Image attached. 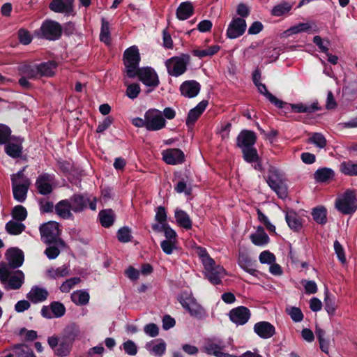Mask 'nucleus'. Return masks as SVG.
<instances>
[{
  "mask_svg": "<svg viewBox=\"0 0 357 357\" xmlns=\"http://www.w3.org/2000/svg\"><path fill=\"white\" fill-rule=\"evenodd\" d=\"M6 231L10 235H20L26 229L24 224L21 222L10 220L5 226Z\"/></svg>",
  "mask_w": 357,
  "mask_h": 357,
  "instance_id": "nucleus-37",
  "label": "nucleus"
},
{
  "mask_svg": "<svg viewBox=\"0 0 357 357\" xmlns=\"http://www.w3.org/2000/svg\"><path fill=\"white\" fill-rule=\"evenodd\" d=\"M340 171L346 176H357V163L352 160L343 161L340 165Z\"/></svg>",
  "mask_w": 357,
  "mask_h": 357,
  "instance_id": "nucleus-39",
  "label": "nucleus"
},
{
  "mask_svg": "<svg viewBox=\"0 0 357 357\" xmlns=\"http://www.w3.org/2000/svg\"><path fill=\"white\" fill-rule=\"evenodd\" d=\"M70 202V206L72 211L75 213H81L84 211L89 206L92 211L96 210V197H94L91 199L89 195L87 193L73 194L69 199Z\"/></svg>",
  "mask_w": 357,
  "mask_h": 357,
  "instance_id": "nucleus-9",
  "label": "nucleus"
},
{
  "mask_svg": "<svg viewBox=\"0 0 357 357\" xmlns=\"http://www.w3.org/2000/svg\"><path fill=\"white\" fill-rule=\"evenodd\" d=\"M63 32L61 25L52 20H45L43 22L40 29L35 30L34 35L38 38L48 40H59Z\"/></svg>",
  "mask_w": 357,
  "mask_h": 357,
  "instance_id": "nucleus-4",
  "label": "nucleus"
},
{
  "mask_svg": "<svg viewBox=\"0 0 357 357\" xmlns=\"http://www.w3.org/2000/svg\"><path fill=\"white\" fill-rule=\"evenodd\" d=\"M50 308L52 314V317L60 318L63 317L66 312V307L59 301H53L50 304Z\"/></svg>",
  "mask_w": 357,
  "mask_h": 357,
  "instance_id": "nucleus-47",
  "label": "nucleus"
},
{
  "mask_svg": "<svg viewBox=\"0 0 357 357\" xmlns=\"http://www.w3.org/2000/svg\"><path fill=\"white\" fill-rule=\"evenodd\" d=\"M56 214L63 219H70L73 218V214L70 211L72 208L70 202L68 199H62L59 201L54 207Z\"/></svg>",
  "mask_w": 357,
  "mask_h": 357,
  "instance_id": "nucleus-26",
  "label": "nucleus"
},
{
  "mask_svg": "<svg viewBox=\"0 0 357 357\" xmlns=\"http://www.w3.org/2000/svg\"><path fill=\"white\" fill-rule=\"evenodd\" d=\"M287 312L294 322H301L303 319V314L299 307H291L287 309Z\"/></svg>",
  "mask_w": 357,
  "mask_h": 357,
  "instance_id": "nucleus-58",
  "label": "nucleus"
},
{
  "mask_svg": "<svg viewBox=\"0 0 357 357\" xmlns=\"http://www.w3.org/2000/svg\"><path fill=\"white\" fill-rule=\"evenodd\" d=\"M257 213L258 215L259 221L261 222L262 224H264V225L266 227L267 230L270 233L275 234L276 233L275 226L271 223L268 217L259 208L257 210Z\"/></svg>",
  "mask_w": 357,
  "mask_h": 357,
  "instance_id": "nucleus-53",
  "label": "nucleus"
},
{
  "mask_svg": "<svg viewBox=\"0 0 357 357\" xmlns=\"http://www.w3.org/2000/svg\"><path fill=\"white\" fill-rule=\"evenodd\" d=\"M254 332L261 338L268 339L275 333V328L270 322L262 321L254 326Z\"/></svg>",
  "mask_w": 357,
  "mask_h": 357,
  "instance_id": "nucleus-23",
  "label": "nucleus"
},
{
  "mask_svg": "<svg viewBox=\"0 0 357 357\" xmlns=\"http://www.w3.org/2000/svg\"><path fill=\"white\" fill-rule=\"evenodd\" d=\"M324 307L329 315H334L336 310L335 297L328 291L325 293Z\"/></svg>",
  "mask_w": 357,
  "mask_h": 357,
  "instance_id": "nucleus-48",
  "label": "nucleus"
},
{
  "mask_svg": "<svg viewBox=\"0 0 357 357\" xmlns=\"http://www.w3.org/2000/svg\"><path fill=\"white\" fill-rule=\"evenodd\" d=\"M31 185L30 179L26 178L21 184H12L13 197L15 200L23 202L26 198V195Z\"/></svg>",
  "mask_w": 357,
  "mask_h": 357,
  "instance_id": "nucleus-24",
  "label": "nucleus"
},
{
  "mask_svg": "<svg viewBox=\"0 0 357 357\" xmlns=\"http://www.w3.org/2000/svg\"><path fill=\"white\" fill-rule=\"evenodd\" d=\"M54 175L48 173L40 174L36 181V187L38 193L42 195H48L53 191V187L51 183L54 180Z\"/></svg>",
  "mask_w": 357,
  "mask_h": 357,
  "instance_id": "nucleus-16",
  "label": "nucleus"
},
{
  "mask_svg": "<svg viewBox=\"0 0 357 357\" xmlns=\"http://www.w3.org/2000/svg\"><path fill=\"white\" fill-rule=\"evenodd\" d=\"M285 220L290 227L294 231H298L302 228V221L301 219L298 217V214L294 211H287L285 215Z\"/></svg>",
  "mask_w": 357,
  "mask_h": 357,
  "instance_id": "nucleus-33",
  "label": "nucleus"
},
{
  "mask_svg": "<svg viewBox=\"0 0 357 357\" xmlns=\"http://www.w3.org/2000/svg\"><path fill=\"white\" fill-rule=\"evenodd\" d=\"M81 282V279L79 277H74L66 280L63 282L60 287V290L62 292L67 293L70 291L76 284Z\"/></svg>",
  "mask_w": 357,
  "mask_h": 357,
  "instance_id": "nucleus-56",
  "label": "nucleus"
},
{
  "mask_svg": "<svg viewBox=\"0 0 357 357\" xmlns=\"http://www.w3.org/2000/svg\"><path fill=\"white\" fill-rule=\"evenodd\" d=\"M123 348L126 354L130 356H135L137 353V347L132 340H127L123 344Z\"/></svg>",
  "mask_w": 357,
  "mask_h": 357,
  "instance_id": "nucleus-64",
  "label": "nucleus"
},
{
  "mask_svg": "<svg viewBox=\"0 0 357 357\" xmlns=\"http://www.w3.org/2000/svg\"><path fill=\"white\" fill-rule=\"evenodd\" d=\"M47 342L50 347L54 350V354L61 357L68 356L73 347V343L64 339L61 336L53 335L49 337Z\"/></svg>",
  "mask_w": 357,
  "mask_h": 357,
  "instance_id": "nucleus-12",
  "label": "nucleus"
},
{
  "mask_svg": "<svg viewBox=\"0 0 357 357\" xmlns=\"http://www.w3.org/2000/svg\"><path fill=\"white\" fill-rule=\"evenodd\" d=\"M334 176V171L328 167L319 168L314 174V179L319 183L328 182L333 179Z\"/></svg>",
  "mask_w": 357,
  "mask_h": 357,
  "instance_id": "nucleus-35",
  "label": "nucleus"
},
{
  "mask_svg": "<svg viewBox=\"0 0 357 357\" xmlns=\"http://www.w3.org/2000/svg\"><path fill=\"white\" fill-rule=\"evenodd\" d=\"M292 33H298L301 32L310 33L312 26L309 23H299L290 29Z\"/></svg>",
  "mask_w": 357,
  "mask_h": 357,
  "instance_id": "nucleus-63",
  "label": "nucleus"
},
{
  "mask_svg": "<svg viewBox=\"0 0 357 357\" xmlns=\"http://www.w3.org/2000/svg\"><path fill=\"white\" fill-rule=\"evenodd\" d=\"M162 160L168 165H176L185 162V154L180 149H167L162 152Z\"/></svg>",
  "mask_w": 357,
  "mask_h": 357,
  "instance_id": "nucleus-15",
  "label": "nucleus"
},
{
  "mask_svg": "<svg viewBox=\"0 0 357 357\" xmlns=\"http://www.w3.org/2000/svg\"><path fill=\"white\" fill-rule=\"evenodd\" d=\"M238 264L241 268L252 275L257 276L258 271L255 268V262L245 253H241L238 256Z\"/></svg>",
  "mask_w": 357,
  "mask_h": 357,
  "instance_id": "nucleus-27",
  "label": "nucleus"
},
{
  "mask_svg": "<svg viewBox=\"0 0 357 357\" xmlns=\"http://www.w3.org/2000/svg\"><path fill=\"white\" fill-rule=\"evenodd\" d=\"M251 313L245 306H238L229 311V317L231 321L236 325H244L250 319Z\"/></svg>",
  "mask_w": 357,
  "mask_h": 357,
  "instance_id": "nucleus-17",
  "label": "nucleus"
},
{
  "mask_svg": "<svg viewBox=\"0 0 357 357\" xmlns=\"http://www.w3.org/2000/svg\"><path fill=\"white\" fill-rule=\"evenodd\" d=\"M48 296L49 293L45 289L38 286H33L27 294L26 298L33 303H38L45 301Z\"/></svg>",
  "mask_w": 357,
  "mask_h": 357,
  "instance_id": "nucleus-25",
  "label": "nucleus"
},
{
  "mask_svg": "<svg viewBox=\"0 0 357 357\" xmlns=\"http://www.w3.org/2000/svg\"><path fill=\"white\" fill-rule=\"evenodd\" d=\"M118 240L121 243H128L131 241L132 235H131V229L128 227H123L120 228L116 234Z\"/></svg>",
  "mask_w": 357,
  "mask_h": 357,
  "instance_id": "nucleus-52",
  "label": "nucleus"
},
{
  "mask_svg": "<svg viewBox=\"0 0 357 357\" xmlns=\"http://www.w3.org/2000/svg\"><path fill=\"white\" fill-rule=\"evenodd\" d=\"M98 217L101 225L105 228L111 227L114 222V213L112 209L100 211Z\"/></svg>",
  "mask_w": 357,
  "mask_h": 357,
  "instance_id": "nucleus-36",
  "label": "nucleus"
},
{
  "mask_svg": "<svg viewBox=\"0 0 357 357\" xmlns=\"http://www.w3.org/2000/svg\"><path fill=\"white\" fill-rule=\"evenodd\" d=\"M5 152L7 155L13 158H18L21 156L22 153V145L15 143L8 142L5 144Z\"/></svg>",
  "mask_w": 357,
  "mask_h": 357,
  "instance_id": "nucleus-41",
  "label": "nucleus"
},
{
  "mask_svg": "<svg viewBox=\"0 0 357 357\" xmlns=\"http://www.w3.org/2000/svg\"><path fill=\"white\" fill-rule=\"evenodd\" d=\"M136 77L146 86L155 88L159 84L158 74L151 67H142L136 71Z\"/></svg>",
  "mask_w": 357,
  "mask_h": 357,
  "instance_id": "nucleus-13",
  "label": "nucleus"
},
{
  "mask_svg": "<svg viewBox=\"0 0 357 357\" xmlns=\"http://www.w3.org/2000/svg\"><path fill=\"white\" fill-rule=\"evenodd\" d=\"M11 132V129L8 126L0 123V144L10 142Z\"/></svg>",
  "mask_w": 357,
  "mask_h": 357,
  "instance_id": "nucleus-55",
  "label": "nucleus"
},
{
  "mask_svg": "<svg viewBox=\"0 0 357 357\" xmlns=\"http://www.w3.org/2000/svg\"><path fill=\"white\" fill-rule=\"evenodd\" d=\"M259 259L261 264H271L275 261V256L269 250H265L260 253Z\"/></svg>",
  "mask_w": 357,
  "mask_h": 357,
  "instance_id": "nucleus-62",
  "label": "nucleus"
},
{
  "mask_svg": "<svg viewBox=\"0 0 357 357\" xmlns=\"http://www.w3.org/2000/svg\"><path fill=\"white\" fill-rule=\"evenodd\" d=\"M141 91L139 84L133 83L128 86L126 95L132 100L135 99Z\"/></svg>",
  "mask_w": 357,
  "mask_h": 357,
  "instance_id": "nucleus-61",
  "label": "nucleus"
},
{
  "mask_svg": "<svg viewBox=\"0 0 357 357\" xmlns=\"http://www.w3.org/2000/svg\"><path fill=\"white\" fill-rule=\"evenodd\" d=\"M311 214L317 224L324 225L327 222V210L324 206L314 208Z\"/></svg>",
  "mask_w": 357,
  "mask_h": 357,
  "instance_id": "nucleus-38",
  "label": "nucleus"
},
{
  "mask_svg": "<svg viewBox=\"0 0 357 357\" xmlns=\"http://www.w3.org/2000/svg\"><path fill=\"white\" fill-rule=\"evenodd\" d=\"M24 279V274L21 270L11 272L6 267L0 268V282L7 291L20 289Z\"/></svg>",
  "mask_w": 357,
  "mask_h": 357,
  "instance_id": "nucleus-3",
  "label": "nucleus"
},
{
  "mask_svg": "<svg viewBox=\"0 0 357 357\" xmlns=\"http://www.w3.org/2000/svg\"><path fill=\"white\" fill-rule=\"evenodd\" d=\"M335 207L344 215H352L357 210V199L354 190H347L341 197L337 199Z\"/></svg>",
  "mask_w": 357,
  "mask_h": 357,
  "instance_id": "nucleus-7",
  "label": "nucleus"
},
{
  "mask_svg": "<svg viewBox=\"0 0 357 357\" xmlns=\"http://www.w3.org/2000/svg\"><path fill=\"white\" fill-rule=\"evenodd\" d=\"M250 238L252 243L257 246H263L270 241L267 234H252Z\"/></svg>",
  "mask_w": 357,
  "mask_h": 357,
  "instance_id": "nucleus-54",
  "label": "nucleus"
},
{
  "mask_svg": "<svg viewBox=\"0 0 357 357\" xmlns=\"http://www.w3.org/2000/svg\"><path fill=\"white\" fill-rule=\"evenodd\" d=\"M194 7L190 1H184L180 3L176 9V17L179 20H185L194 14Z\"/></svg>",
  "mask_w": 357,
  "mask_h": 357,
  "instance_id": "nucleus-29",
  "label": "nucleus"
},
{
  "mask_svg": "<svg viewBox=\"0 0 357 357\" xmlns=\"http://www.w3.org/2000/svg\"><path fill=\"white\" fill-rule=\"evenodd\" d=\"M89 294L85 291H78L71 296L72 301L78 305H86L89 301Z\"/></svg>",
  "mask_w": 357,
  "mask_h": 357,
  "instance_id": "nucleus-44",
  "label": "nucleus"
},
{
  "mask_svg": "<svg viewBox=\"0 0 357 357\" xmlns=\"http://www.w3.org/2000/svg\"><path fill=\"white\" fill-rule=\"evenodd\" d=\"M79 327L75 323H71L67 325L63 330L60 336L66 340L74 343L76 338L79 335Z\"/></svg>",
  "mask_w": 357,
  "mask_h": 357,
  "instance_id": "nucleus-31",
  "label": "nucleus"
},
{
  "mask_svg": "<svg viewBox=\"0 0 357 357\" xmlns=\"http://www.w3.org/2000/svg\"><path fill=\"white\" fill-rule=\"evenodd\" d=\"M177 224L187 229H191L192 227V221L190 219L189 215L182 209H176L174 214Z\"/></svg>",
  "mask_w": 357,
  "mask_h": 357,
  "instance_id": "nucleus-32",
  "label": "nucleus"
},
{
  "mask_svg": "<svg viewBox=\"0 0 357 357\" xmlns=\"http://www.w3.org/2000/svg\"><path fill=\"white\" fill-rule=\"evenodd\" d=\"M266 182L268 186L280 198L284 199L287 197V190L283 183V175L278 168L270 166L268 171Z\"/></svg>",
  "mask_w": 357,
  "mask_h": 357,
  "instance_id": "nucleus-5",
  "label": "nucleus"
},
{
  "mask_svg": "<svg viewBox=\"0 0 357 357\" xmlns=\"http://www.w3.org/2000/svg\"><path fill=\"white\" fill-rule=\"evenodd\" d=\"M190 56L187 54H182L180 56H173L165 62L167 73L173 77H178L187 70V66Z\"/></svg>",
  "mask_w": 357,
  "mask_h": 357,
  "instance_id": "nucleus-8",
  "label": "nucleus"
},
{
  "mask_svg": "<svg viewBox=\"0 0 357 357\" xmlns=\"http://www.w3.org/2000/svg\"><path fill=\"white\" fill-rule=\"evenodd\" d=\"M225 347V345H220L215 342H210L205 346V351L208 354L213 355L216 357H233L232 354L222 351Z\"/></svg>",
  "mask_w": 357,
  "mask_h": 357,
  "instance_id": "nucleus-34",
  "label": "nucleus"
},
{
  "mask_svg": "<svg viewBox=\"0 0 357 357\" xmlns=\"http://www.w3.org/2000/svg\"><path fill=\"white\" fill-rule=\"evenodd\" d=\"M315 334L318 339L321 350L323 352L328 354L329 350V341L324 337L326 335L325 331L318 326H316Z\"/></svg>",
  "mask_w": 357,
  "mask_h": 357,
  "instance_id": "nucleus-42",
  "label": "nucleus"
},
{
  "mask_svg": "<svg viewBox=\"0 0 357 357\" xmlns=\"http://www.w3.org/2000/svg\"><path fill=\"white\" fill-rule=\"evenodd\" d=\"M292 8V5L288 2H283L275 6L272 10L271 15L275 17H280L289 13Z\"/></svg>",
  "mask_w": 357,
  "mask_h": 357,
  "instance_id": "nucleus-46",
  "label": "nucleus"
},
{
  "mask_svg": "<svg viewBox=\"0 0 357 357\" xmlns=\"http://www.w3.org/2000/svg\"><path fill=\"white\" fill-rule=\"evenodd\" d=\"M8 265L13 269L21 267L24 261V252L18 248H10L6 252Z\"/></svg>",
  "mask_w": 357,
  "mask_h": 357,
  "instance_id": "nucleus-18",
  "label": "nucleus"
},
{
  "mask_svg": "<svg viewBox=\"0 0 357 357\" xmlns=\"http://www.w3.org/2000/svg\"><path fill=\"white\" fill-rule=\"evenodd\" d=\"M246 28L247 24L245 19L234 17L228 25L226 36L229 39L237 38L244 34Z\"/></svg>",
  "mask_w": 357,
  "mask_h": 357,
  "instance_id": "nucleus-14",
  "label": "nucleus"
},
{
  "mask_svg": "<svg viewBox=\"0 0 357 357\" xmlns=\"http://www.w3.org/2000/svg\"><path fill=\"white\" fill-rule=\"evenodd\" d=\"M13 218L18 222H22L27 217V211L26 208L22 205L15 206L11 213Z\"/></svg>",
  "mask_w": 357,
  "mask_h": 357,
  "instance_id": "nucleus-49",
  "label": "nucleus"
},
{
  "mask_svg": "<svg viewBox=\"0 0 357 357\" xmlns=\"http://www.w3.org/2000/svg\"><path fill=\"white\" fill-rule=\"evenodd\" d=\"M200 257L204 267V275L208 281L215 285L222 283V278L225 275V269L220 265H216L205 248H202Z\"/></svg>",
  "mask_w": 357,
  "mask_h": 357,
  "instance_id": "nucleus-2",
  "label": "nucleus"
},
{
  "mask_svg": "<svg viewBox=\"0 0 357 357\" xmlns=\"http://www.w3.org/2000/svg\"><path fill=\"white\" fill-rule=\"evenodd\" d=\"M17 36L20 43L24 45H27L32 41V36L27 29H20L17 31Z\"/></svg>",
  "mask_w": 357,
  "mask_h": 357,
  "instance_id": "nucleus-57",
  "label": "nucleus"
},
{
  "mask_svg": "<svg viewBox=\"0 0 357 357\" xmlns=\"http://www.w3.org/2000/svg\"><path fill=\"white\" fill-rule=\"evenodd\" d=\"M13 351L15 357H36L33 350L25 344L15 345Z\"/></svg>",
  "mask_w": 357,
  "mask_h": 357,
  "instance_id": "nucleus-40",
  "label": "nucleus"
},
{
  "mask_svg": "<svg viewBox=\"0 0 357 357\" xmlns=\"http://www.w3.org/2000/svg\"><path fill=\"white\" fill-rule=\"evenodd\" d=\"M255 86L257 87L259 92L264 96L270 101V102L274 105L277 108L284 109L286 110H288L289 108H291V111L295 113L306 114H312L321 109V107L319 105V102L317 101L313 102L310 105L304 104L303 102L297 104L288 103L278 99L271 92H269L264 84L259 82Z\"/></svg>",
  "mask_w": 357,
  "mask_h": 357,
  "instance_id": "nucleus-1",
  "label": "nucleus"
},
{
  "mask_svg": "<svg viewBox=\"0 0 357 357\" xmlns=\"http://www.w3.org/2000/svg\"><path fill=\"white\" fill-rule=\"evenodd\" d=\"M47 274L49 277L53 279H56L57 278L60 277H65L69 275L68 267L66 265H63L56 269L52 268L47 271Z\"/></svg>",
  "mask_w": 357,
  "mask_h": 357,
  "instance_id": "nucleus-50",
  "label": "nucleus"
},
{
  "mask_svg": "<svg viewBox=\"0 0 357 357\" xmlns=\"http://www.w3.org/2000/svg\"><path fill=\"white\" fill-rule=\"evenodd\" d=\"M75 0H52L50 3V9L58 13L70 15L73 12Z\"/></svg>",
  "mask_w": 357,
  "mask_h": 357,
  "instance_id": "nucleus-22",
  "label": "nucleus"
},
{
  "mask_svg": "<svg viewBox=\"0 0 357 357\" xmlns=\"http://www.w3.org/2000/svg\"><path fill=\"white\" fill-rule=\"evenodd\" d=\"M38 70V78L42 77H50L54 75V70L57 67V63L54 61H48L42 62L37 65Z\"/></svg>",
  "mask_w": 357,
  "mask_h": 357,
  "instance_id": "nucleus-30",
  "label": "nucleus"
},
{
  "mask_svg": "<svg viewBox=\"0 0 357 357\" xmlns=\"http://www.w3.org/2000/svg\"><path fill=\"white\" fill-rule=\"evenodd\" d=\"M177 241H169V240H163L160 243V247L164 253L166 255H172L174 249L176 248V244Z\"/></svg>",
  "mask_w": 357,
  "mask_h": 357,
  "instance_id": "nucleus-59",
  "label": "nucleus"
},
{
  "mask_svg": "<svg viewBox=\"0 0 357 357\" xmlns=\"http://www.w3.org/2000/svg\"><path fill=\"white\" fill-rule=\"evenodd\" d=\"M123 63L126 68V73L128 77H136V71L139 69L141 61L139 50L137 46H131L127 48L123 55Z\"/></svg>",
  "mask_w": 357,
  "mask_h": 357,
  "instance_id": "nucleus-6",
  "label": "nucleus"
},
{
  "mask_svg": "<svg viewBox=\"0 0 357 357\" xmlns=\"http://www.w3.org/2000/svg\"><path fill=\"white\" fill-rule=\"evenodd\" d=\"M100 40L106 44H109L111 40L109 23L105 18L101 20Z\"/></svg>",
  "mask_w": 357,
  "mask_h": 357,
  "instance_id": "nucleus-45",
  "label": "nucleus"
},
{
  "mask_svg": "<svg viewBox=\"0 0 357 357\" xmlns=\"http://www.w3.org/2000/svg\"><path fill=\"white\" fill-rule=\"evenodd\" d=\"M308 143L313 144L320 149L326 146V139L323 134L320 132H314L308 139Z\"/></svg>",
  "mask_w": 357,
  "mask_h": 357,
  "instance_id": "nucleus-51",
  "label": "nucleus"
},
{
  "mask_svg": "<svg viewBox=\"0 0 357 357\" xmlns=\"http://www.w3.org/2000/svg\"><path fill=\"white\" fill-rule=\"evenodd\" d=\"M20 75L28 79H38V70L36 64L24 63L18 66Z\"/></svg>",
  "mask_w": 357,
  "mask_h": 357,
  "instance_id": "nucleus-28",
  "label": "nucleus"
},
{
  "mask_svg": "<svg viewBox=\"0 0 357 357\" xmlns=\"http://www.w3.org/2000/svg\"><path fill=\"white\" fill-rule=\"evenodd\" d=\"M201 90V84L196 80L184 81L179 87L181 96L188 98L196 97Z\"/></svg>",
  "mask_w": 357,
  "mask_h": 357,
  "instance_id": "nucleus-20",
  "label": "nucleus"
},
{
  "mask_svg": "<svg viewBox=\"0 0 357 357\" xmlns=\"http://www.w3.org/2000/svg\"><path fill=\"white\" fill-rule=\"evenodd\" d=\"M146 122V130L157 131L165 127L166 121L162 112L157 109H149L144 114Z\"/></svg>",
  "mask_w": 357,
  "mask_h": 357,
  "instance_id": "nucleus-10",
  "label": "nucleus"
},
{
  "mask_svg": "<svg viewBox=\"0 0 357 357\" xmlns=\"http://www.w3.org/2000/svg\"><path fill=\"white\" fill-rule=\"evenodd\" d=\"M208 105V101L206 100H203L199 102L196 107L190 109L185 121V124L188 128H190L195 125V122L205 111Z\"/></svg>",
  "mask_w": 357,
  "mask_h": 357,
  "instance_id": "nucleus-21",
  "label": "nucleus"
},
{
  "mask_svg": "<svg viewBox=\"0 0 357 357\" xmlns=\"http://www.w3.org/2000/svg\"><path fill=\"white\" fill-rule=\"evenodd\" d=\"M257 139L256 133L250 130H242L236 137V146L241 149L254 146Z\"/></svg>",
  "mask_w": 357,
  "mask_h": 357,
  "instance_id": "nucleus-19",
  "label": "nucleus"
},
{
  "mask_svg": "<svg viewBox=\"0 0 357 357\" xmlns=\"http://www.w3.org/2000/svg\"><path fill=\"white\" fill-rule=\"evenodd\" d=\"M333 246H334L335 252L339 261L342 264L346 263L347 260H346V256H345L344 249L343 246L340 244V243L337 240L335 241Z\"/></svg>",
  "mask_w": 357,
  "mask_h": 357,
  "instance_id": "nucleus-60",
  "label": "nucleus"
},
{
  "mask_svg": "<svg viewBox=\"0 0 357 357\" xmlns=\"http://www.w3.org/2000/svg\"><path fill=\"white\" fill-rule=\"evenodd\" d=\"M243 160L248 162L252 163L259 160V154L255 147H248L241 149Z\"/></svg>",
  "mask_w": 357,
  "mask_h": 357,
  "instance_id": "nucleus-43",
  "label": "nucleus"
},
{
  "mask_svg": "<svg viewBox=\"0 0 357 357\" xmlns=\"http://www.w3.org/2000/svg\"><path fill=\"white\" fill-rule=\"evenodd\" d=\"M39 230L42 241L48 245L54 243L56 237L61 234L59 225L55 221H50L41 225Z\"/></svg>",
  "mask_w": 357,
  "mask_h": 357,
  "instance_id": "nucleus-11",
  "label": "nucleus"
}]
</instances>
